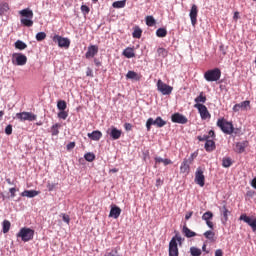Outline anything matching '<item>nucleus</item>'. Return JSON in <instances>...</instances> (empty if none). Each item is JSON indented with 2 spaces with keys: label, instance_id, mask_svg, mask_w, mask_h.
<instances>
[{
  "label": "nucleus",
  "instance_id": "1",
  "mask_svg": "<svg viewBox=\"0 0 256 256\" xmlns=\"http://www.w3.org/2000/svg\"><path fill=\"white\" fill-rule=\"evenodd\" d=\"M177 243L183 245V238L176 234L169 242V256H179V247Z\"/></svg>",
  "mask_w": 256,
  "mask_h": 256
},
{
  "label": "nucleus",
  "instance_id": "2",
  "mask_svg": "<svg viewBox=\"0 0 256 256\" xmlns=\"http://www.w3.org/2000/svg\"><path fill=\"white\" fill-rule=\"evenodd\" d=\"M19 15H21V24L24 27H33V10L26 8L19 11Z\"/></svg>",
  "mask_w": 256,
  "mask_h": 256
},
{
  "label": "nucleus",
  "instance_id": "3",
  "mask_svg": "<svg viewBox=\"0 0 256 256\" xmlns=\"http://www.w3.org/2000/svg\"><path fill=\"white\" fill-rule=\"evenodd\" d=\"M216 125L226 135H233V131H235V128L233 127V123L225 120V118L218 119Z\"/></svg>",
  "mask_w": 256,
  "mask_h": 256
},
{
  "label": "nucleus",
  "instance_id": "4",
  "mask_svg": "<svg viewBox=\"0 0 256 256\" xmlns=\"http://www.w3.org/2000/svg\"><path fill=\"white\" fill-rule=\"evenodd\" d=\"M16 237H19L24 243H27L28 241H32L33 237H35V230L27 227L21 228Z\"/></svg>",
  "mask_w": 256,
  "mask_h": 256
},
{
  "label": "nucleus",
  "instance_id": "5",
  "mask_svg": "<svg viewBox=\"0 0 256 256\" xmlns=\"http://www.w3.org/2000/svg\"><path fill=\"white\" fill-rule=\"evenodd\" d=\"M204 79H206L208 82L219 81L221 79V69L214 68L206 71L204 73Z\"/></svg>",
  "mask_w": 256,
  "mask_h": 256
},
{
  "label": "nucleus",
  "instance_id": "6",
  "mask_svg": "<svg viewBox=\"0 0 256 256\" xmlns=\"http://www.w3.org/2000/svg\"><path fill=\"white\" fill-rule=\"evenodd\" d=\"M152 125H155L158 128L165 127V125H167V121L163 120L161 116H158L155 120L153 118H148V120L146 121L147 131H151Z\"/></svg>",
  "mask_w": 256,
  "mask_h": 256
},
{
  "label": "nucleus",
  "instance_id": "7",
  "mask_svg": "<svg viewBox=\"0 0 256 256\" xmlns=\"http://www.w3.org/2000/svg\"><path fill=\"white\" fill-rule=\"evenodd\" d=\"M157 89L162 95H171L173 93V87L170 85H167L161 79L157 81Z\"/></svg>",
  "mask_w": 256,
  "mask_h": 256
},
{
  "label": "nucleus",
  "instance_id": "8",
  "mask_svg": "<svg viewBox=\"0 0 256 256\" xmlns=\"http://www.w3.org/2000/svg\"><path fill=\"white\" fill-rule=\"evenodd\" d=\"M15 119H18V121H37V115L33 112H19L16 113Z\"/></svg>",
  "mask_w": 256,
  "mask_h": 256
},
{
  "label": "nucleus",
  "instance_id": "9",
  "mask_svg": "<svg viewBox=\"0 0 256 256\" xmlns=\"http://www.w3.org/2000/svg\"><path fill=\"white\" fill-rule=\"evenodd\" d=\"M12 63L23 67V65H27V56L22 53H14L12 55Z\"/></svg>",
  "mask_w": 256,
  "mask_h": 256
},
{
  "label": "nucleus",
  "instance_id": "10",
  "mask_svg": "<svg viewBox=\"0 0 256 256\" xmlns=\"http://www.w3.org/2000/svg\"><path fill=\"white\" fill-rule=\"evenodd\" d=\"M195 109H198V112L200 113V117L203 121L206 119H211V113H209V110L207 109V106L203 104H195Z\"/></svg>",
  "mask_w": 256,
  "mask_h": 256
},
{
  "label": "nucleus",
  "instance_id": "11",
  "mask_svg": "<svg viewBox=\"0 0 256 256\" xmlns=\"http://www.w3.org/2000/svg\"><path fill=\"white\" fill-rule=\"evenodd\" d=\"M195 183L200 187H205V175L203 174V169L201 167L197 168L195 172Z\"/></svg>",
  "mask_w": 256,
  "mask_h": 256
},
{
  "label": "nucleus",
  "instance_id": "12",
  "mask_svg": "<svg viewBox=\"0 0 256 256\" xmlns=\"http://www.w3.org/2000/svg\"><path fill=\"white\" fill-rule=\"evenodd\" d=\"M249 107H251V101L245 100L243 102L235 104L232 108V111L234 113H239V111H247Z\"/></svg>",
  "mask_w": 256,
  "mask_h": 256
},
{
  "label": "nucleus",
  "instance_id": "13",
  "mask_svg": "<svg viewBox=\"0 0 256 256\" xmlns=\"http://www.w3.org/2000/svg\"><path fill=\"white\" fill-rule=\"evenodd\" d=\"M239 219L240 221H244V223H247V225L251 227L253 233H256V218L253 219L247 216V214H242Z\"/></svg>",
  "mask_w": 256,
  "mask_h": 256
},
{
  "label": "nucleus",
  "instance_id": "14",
  "mask_svg": "<svg viewBox=\"0 0 256 256\" xmlns=\"http://www.w3.org/2000/svg\"><path fill=\"white\" fill-rule=\"evenodd\" d=\"M171 121L172 123H179L180 125H186V123H188L189 120L183 114L177 112L171 116Z\"/></svg>",
  "mask_w": 256,
  "mask_h": 256
},
{
  "label": "nucleus",
  "instance_id": "15",
  "mask_svg": "<svg viewBox=\"0 0 256 256\" xmlns=\"http://www.w3.org/2000/svg\"><path fill=\"white\" fill-rule=\"evenodd\" d=\"M192 164L193 163H191V160H187V158H184L180 166V173H182L183 175H189V173L191 172Z\"/></svg>",
  "mask_w": 256,
  "mask_h": 256
},
{
  "label": "nucleus",
  "instance_id": "16",
  "mask_svg": "<svg viewBox=\"0 0 256 256\" xmlns=\"http://www.w3.org/2000/svg\"><path fill=\"white\" fill-rule=\"evenodd\" d=\"M53 41H57L59 47H64L66 49H69V45H71L69 38H63L59 35H55Z\"/></svg>",
  "mask_w": 256,
  "mask_h": 256
},
{
  "label": "nucleus",
  "instance_id": "17",
  "mask_svg": "<svg viewBox=\"0 0 256 256\" xmlns=\"http://www.w3.org/2000/svg\"><path fill=\"white\" fill-rule=\"evenodd\" d=\"M199 13V8L197 7V5L193 4L191 9H190V14H189V17H190V20H191V23L193 25V27H195L197 25V15Z\"/></svg>",
  "mask_w": 256,
  "mask_h": 256
},
{
  "label": "nucleus",
  "instance_id": "18",
  "mask_svg": "<svg viewBox=\"0 0 256 256\" xmlns=\"http://www.w3.org/2000/svg\"><path fill=\"white\" fill-rule=\"evenodd\" d=\"M107 133H108V135H110V137H111V139H113V141H117V139H121V135H123V131L115 128L114 126H112L107 131Z\"/></svg>",
  "mask_w": 256,
  "mask_h": 256
},
{
  "label": "nucleus",
  "instance_id": "19",
  "mask_svg": "<svg viewBox=\"0 0 256 256\" xmlns=\"http://www.w3.org/2000/svg\"><path fill=\"white\" fill-rule=\"evenodd\" d=\"M99 53V47L97 45H90L85 54L86 59H93L95 55Z\"/></svg>",
  "mask_w": 256,
  "mask_h": 256
},
{
  "label": "nucleus",
  "instance_id": "20",
  "mask_svg": "<svg viewBox=\"0 0 256 256\" xmlns=\"http://www.w3.org/2000/svg\"><path fill=\"white\" fill-rule=\"evenodd\" d=\"M249 147V142L248 141H243V142H237L234 146V151L235 153H245V149Z\"/></svg>",
  "mask_w": 256,
  "mask_h": 256
},
{
  "label": "nucleus",
  "instance_id": "21",
  "mask_svg": "<svg viewBox=\"0 0 256 256\" xmlns=\"http://www.w3.org/2000/svg\"><path fill=\"white\" fill-rule=\"evenodd\" d=\"M220 213L222 214V223L223 225H226L227 222L229 221V215H231V211H229V209H227V205H223L220 208Z\"/></svg>",
  "mask_w": 256,
  "mask_h": 256
},
{
  "label": "nucleus",
  "instance_id": "22",
  "mask_svg": "<svg viewBox=\"0 0 256 256\" xmlns=\"http://www.w3.org/2000/svg\"><path fill=\"white\" fill-rule=\"evenodd\" d=\"M213 219V212L207 211L202 215V220L206 221V225L210 228L213 229L214 225L213 222L211 221Z\"/></svg>",
  "mask_w": 256,
  "mask_h": 256
},
{
  "label": "nucleus",
  "instance_id": "23",
  "mask_svg": "<svg viewBox=\"0 0 256 256\" xmlns=\"http://www.w3.org/2000/svg\"><path fill=\"white\" fill-rule=\"evenodd\" d=\"M110 209V213H109V217H112L113 219H119L120 215H121V209L119 208V206L112 204Z\"/></svg>",
  "mask_w": 256,
  "mask_h": 256
},
{
  "label": "nucleus",
  "instance_id": "24",
  "mask_svg": "<svg viewBox=\"0 0 256 256\" xmlns=\"http://www.w3.org/2000/svg\"><path fill=\"white\" fill-rule=\"evenodd\" d=\"M37 195H39V191L36 190H25L21 193V197H28L29 199H33Z\"/></svg>",
  "mask_w": 256,
  "mask_h": 256
},
{
  "label": "nucleus",
  "instance_id": "25",
  "mask_svg": "<svg viewBox=\"0 0 256 256\" xmlns=\"http://www.w3.org/2000/svg\"><path fill=\"white\" fill-rule=\"evenodd\" d=\"M88 137L92 141H99V139L103 137V133H101L99 130H95L92 133H88Z\"/></svg>",
  "mask_w": 256,
  "mask_h": 256
},
{
  "label": "nucleus",
  "instance_id": "26",
  "mask_svg": "<svg viewBox=\"0 0 256 256\" xmlns=\"http://www.w3.org/2000/svg\"><path fill=\"white\" fill-rule=\"evenodd\" d=\"M126 78L132 79L134 81H141V74H138L135 71H128L126 74Z\"/></svg>",
  "mask_w": 256,
  "mask_h": 256
},
{
  "label": "nucleus",
  "instance_id": "27",
  "mask_svg": "<svg viewBox=\"0 0 256 256\" xmlns=\"http://www.w3.org/2000/svg\"><path fill=\"white\" fill-rule=\"evenodd\" d=\"M205 151L208 153H211V151H215L216 146H215V141L213 140H207L205 145H204Z\"/></svg>",
  "mask_w": 256,
  "mask_h": 256
},
{
  "label": "nucleus",
  "instance_id": "28",
  "mask_svg": "<svg viewBox=\"0 0 256 256\" xmlns=\"http://www.w3.org/2000/svg\"><path fill=\"white\" fill-rule=\"evenodd\" d=\"M122 55L126 57V59H133L135 57V50L131 47H127L123 52Z\"/></svg>",
  "mask_w": 256,
  "mask_h": 256
},
{
  "label": "nucleus",
  "instance_id": "29",
  "mask_svg": "<svg viewBox=\"0 0 256 256\" xmlns=\"http://www.w3.org/2000/svg\"><path fill=\"white\" fill-rule=\"evenodd\" d=\"M182 233H184L185 237L191 239V237H196L197 233L193 232L189 227L183 226Z\"/></svg>",
  "mask_w": 256,
  "mask_h": 256
},
{
  "label": "nucleus",
  "instance_id": "30",
  "mask_svg": "<svg viewBox=\"0 0 256 256\" xmlns=\"http://www.w3.org/2000/svg\"><path fill=\"white\" fill-rule=\"evenodd\" d=\"M157 55H158V57H162V59H165L169 55V50H167L163 47H159L157 49Z\"/></svg>",
  "mask_w": 256,
  "mask_h": 256
},
{
  "label": "nucleus",
  "instance_id": "31",
  "mask_svg": "<svg viewBox=\"0 0 256 256\" xmlns=\"http://www.w3.org/2000/svg\"><path fill=\"white\" fill-rule=\"evenodd\" d=\"M196 105H201V103H205L207 101V97L203 95V92L199 94L198 97L195 98Z\"/></svg>",
  "mask_w": 256,
  "mask_h": 256
},
{
  "label": "nucleus",
  "instance_id": "32",
  "mask_svg": "<svg viewBox=\"0 0 256 256\" xmlns=\"http://www.w3.org/2000/svg\"><path fill=\"white\" fill-rule=\"evenodd\" d=\"M61 127V124L56 123L54 125H52L51 127V134L53 137H57V135H59V128Z\"/></svg>",
  "mask_w": 256,
  "mask_h": 256
},
{
  "label": "nucleus",
  "instance_id": "33",
  "mask_svg": "<svg viewBox=\"0 0 256 256\" xmlns=\"http://www.w3.org/2000/svg\"><path fill=\"white\" fill-rule=\"evenodd\" d=\"M127 1L126 0H122V1H115L112 4V7H114V9H123V7H125Z\"/></svg>",
  "mask_w": 256,
  "mask_h": 256
},
{
  "label": "nucleus",
  "instance_id": "34",
  "mask_svg": "<svg viewBox=\"0 0 256 256\" xmlns=\"http://www.w3.org/2000/svg\"><path fill=\"white\" fill-rule=\"evenodd\" d=\"M27 47V44H25V42L21 41V40H17L15 42V48L19 49V51H23L25 50V48Z\"/></svg>",
  "mask_w": 256,
  "mask_h": 256
},
{
  "label": "nucleus",
  "instance_id": "35",
  "mask_svg": "<svg viewBox=\"0 0 256 256\" xmlns=\"http://www.w3.org/2000/svg\"><path fill=\"white\" fill-rule=\"evenodd\" d=\"M2 227L3 233H9V229H11V222H9V220H4L2 223Z\"/></svg>",
  "mask_w": 256,
  "mask_h": 256
},
{
  "label": "nucleus",
  "instance_id": "36",
  "mask_svg": "<svg viewBox=\"0 0 256 256\" xmlns=\"http://www.w3.org/2000/svg\"><path fill=\"white\" fill-rule=\"evenodd\" d=\"M204 237L209 241H215V232L208 230L204 233Z\"/></svg>",
  "mask_w": 256,
  "mask_h": 256
},
{
  "label": "nucleus",
  "instance_id": "37",
  "mask_svg": "<svg viewBox=\"0 0 256 256\" xmlns=\"http://www.w3.org/2000/svg\"><path fill=\"white\" fill-rule=\"evenodd\" d=\"M57 108L59 111H65V109H67V102H65V100H59L57 102Z\"/></svg>",
  "mask_w": 256,
  "mask_h": 256
},
{
  "label": "nucleus",
  "instance_id": "38",
  "mask_svg": "<svg viewBox=\"0 0 256 256\" xmlns=\"http://www.w3.org/2000/svg\"><path fill=\"white\" fill-rule=\"evenodd\" d=\"M142 34H143V30H141V28H139V27H136L134 29V32L132 35H133L134 39H141Z\"/></svg>",
  "mask_w": 256,
  "mask_h": 256
},
{
  "label": "nucleus",
  "instance_id": "39",
  "mask_svg": "<svg viewBox=\"0 0 256 256\" xmlns=\"http://www.w3.org/2000/svg\"><path fill=\"white\" fill-rule=\"evenodd\" d=\"M156 35L157 37H167V29L165 28H159L158 30H156Z\"/></svg>",
  "mask_w": 256,
  "mask_h": 256
},
{
  "label": "nucleus",
  "instance_id": "40",
  "mask_svg": "<svg viewBox=\"0 0 256 256\" xmlns=\"http://www.w3.org/2000/svg\"><path fill=\"white\" fill-rule=\"evenodd\" d=\"M156 21L153 16H146V25L148 27H153L155 25Z\"/></svg>",
  "mask_w": 256,
  "mask_h": 256
},
{
  "label": "nucleus",
  "instance_id": "41",
  "mask_svg": "<svg viewBox=\"0 0 256 256\" xmlns=\"http://www.w3.org/2000/svg\"><path fill=\"white\" fill-rule=\"evenodd\" d=\"M84 159H86L89 163H93V161H95V154L88 152L84 155Z\"/></svg>",
  "mask_w": 256,
  "mask_h": 256
},
{
  "label": "nucleus",
  "instance_id": "42",
  "mask_svg": "<svg viewBox=\"0 0 256 256\" xmlns=\"http://www.w3.org/2000/svg\"><path fill=\"white\" fill-rule=\"evenodd\" d=\"M190 255L192 256H201V249L197 247H191L190 248Z\"/></svg>",
  "mask_w": 256,
  "mask_h": 256
},
{
  "label": "nucleus",
  "instance_id": "43",
  "mask_svg": "<svg viewBox=\"0 0 256 256\" xmlns=\"http://www.w3.org/2000/svg\"><path fill=\"white\" fill-rule=\"evenodd\" d=\"M7 11H9V4L0 3V16L3 15V13H6Z\"/></svg>",
  "mask_w": 256,
  "mask_h": 256
},
{
  "label": "nucleus",
  "instance_id": "44",
  "mask_svg": "<svg viewBox=\"0 0 256 256\" xmlns=\"http://www.w3.org/2000/svg\"><path fill=\"white\" fill-rule=\"evenodd\" d=\"M233 165V162L231 161V158H223L222 160V166L225 168H229Z\"/></svg>",
  "mask_w": 256,
  "mask_h": 256
},
{
  "label": "nucleus",
  "instance_id": "45",
  "mask_svg": "<svg viewBox=\"0 0 256 256\" xmlns=\"http://www.w3.org/2000/svg\"><path fill=\"white\" fill-rule=\"evenodd\" d=\"M47 39V34L45 32H39L36 34L37 41H45Z\"/></svg>",
  "mask_w": 256,
  "mask_h": 256
},
{
  "label": "nucleus",
  "instance_id": "46",
  "mask_svg": "<svg viewBox=\"0 0 256 256\" xmlns=\"http://www.w3.org/2000/svg\"><path fill=\"white\" fill-rule=\"evenodd\" d=\"M58 183H53V182H47V189L48 191H55L56 187H57Z\"/></svg>",
  "mask_w": 256,
  "mask_h": 256
},
{
  "label": "nucleus",
  "instance_id": "47",
  "mask_svg": "<svg viewBox=\"0 0 256 256\" xmlns=\"http://www.w3.org/2000/svg\"><path fill=\"white\" fill-rule=\"evenodd\" d=\"M67 117H69V113L65 110H60V112L58 113V118L59 119H67Z\"/></svg>",
  "mask_w": 256,
  "mask_h": 256
},
{
  "label": "nucleus",
  "instance_id": "48",
  "mask_svg": "<svg viewBox=\"0 0 256 256\" xmlns=\"http://www.w3.org/2000/svg\"><path fill=\"white\" fill-rule=\"evenodd\" d=\"M90 11H91V9L89 8V6H87V5L81 6V12L83 13V15H89Z\"/></svg>",
  "mask_w": 256,
  "mask_h": 256
},
{
  "label": "nucleus",
  "instance_id": "49",
  "mask_svg": "<svg viewBox=\"0 0 256 256\" xmlns=\"http://www.w3.org/2000/svg\"><path fill=\"white\" fill-rule=\"evenodd\" d=\"M5 133L6 135H11L13 133V126L11 124L6 126Z\"/></svg>",
  "mask_w": 256,
  "mask_h": 256
},
{
  "label": "nucleus",
  "instance_id": "50",
  "mask_svg": "<svg viewBox=\"0 0 256 256\" xmlns=\"http://www.w3.org/2000/svg\"><path fill=\"white\" fill-rule=\"evenodd\" d=\"M198 141H209V136L208 135H203V136H197Z\"/></svg>",
  "mask_w": 256,
  "mask_h": 256
},
{
  "label": "nucleus",
  "instance_id": "51",
  "mask_svg": "<svg viewBox=\"0 0 256 256\" xmlns=\"http://www.w3.org/2000/svg\"><path fill=\"white\" fill-rule=\"evenodd\" d=\"M195 157H197V152L192 153L190 157L187 158V161H190V163H193V161L195 160Z\"/></svg>",
  "mask_w": 256,
  "mask_h": 256
},
{
  "label": "nucleus",
  "instance_id": "52",
  "mask_svg": "<svg viewBox=\"0 0 256 256\" xmlns=\"http://www.w3.org/2000/svg\"><path fill=\"white\" fill-rule=\"evenodd\" d=\"M219 51L222 55H227V50L225 49V46L224 45H220L219 46Z\"/></svg>",
  "mask_w": 256,
  "mask_h": 256
},
{
  "label": "nucleus",
  "instance_id": "53",
  "mask_svg": "<svg viewBox=\"0 0 256 256\" xmlns=\"http://www.w3.org/2000/svg\"><path fill=\"white\" fill-rule=\"evenodd\" d=\"M154 161H155V163H156V165H157V164H159V163H164L165 159H163V158H161V157H156V158H154Z\"/></svg>",
  "mask_w": 256,
  "mask_h": 256
},
{
  "label": "nucleus",
  "instance_id": "54",
  "mask_svg": "<svg viewBox=\"0 0 256 256\" xmlns=\"http://www.w3.org/2000/svg\"><path fill=\"white\" fill-rule=\"evenodd\" d=\"M191 217H193V211L187 212L185 215L186 221H189V219H191Z\"/></svg>",
  "mask_w": 256,
  "mask_h": 256
},
{
  "label": "nucleus",
  "instance_id": "55",
  "mask_svg": "<svg viewBox=\"0 0 256 256\" xmlns=\"http://www.w3.org/2000/svg\"><path fill=\"white\" fill-rule=\"evenodd\" d=\"M67 149L70 151V149H75V142H70L67 144Z\"/></svg>",
  "mask_w": 256,
  "mask_h": 256
},
{
  "label": "nucleus",
  "instance_id": "56",
  "mask_svg": "<svg viewBox=\"0 0 256 256\" xmlns=\"http://www.w3.org/2000/svg\"><path fill=\"white\" fill-rule=\"evenodd\" d=\"M163 165L167 166V165H173V161H171V159H164Z\"/></svg>",
  "mask_w": 256,
  "mask_h": 256
},
{
  "label": "nucleus",
  "instance_id": "57",
  "mask_svg": "<svg viewBox=\"0 0 256 256\" xmlns=\"http://www.w3.org/2000/svg\"><path fill=\"white\" fill-rule=\"evenodd\" d=\"M9 192L11 194V197L13 198V197H15V193H17V189L16 188H10Z\"/></svg>",
  "mask_w": 256,
  "mask_h": 256
},
{
  "label": "nucleus",
  "instance_id": "58",
  "mask_svg": "<svg viewBox=\"0 0 256 256\" xmlns=\"http://www.w3.org/2000/svg\"><path fill=\"white\" fill-rule=\"evenodd\" d=\"M124 127H125L126 131H131V129H133V125H131V123H126L124 125Z\"/></svg>",
  "mask_w": 256,
  "mask_h": 256
},
{
  "label": "nucleus",
  "instance_id": "59",
  "mask_svg": "<svg viewBox=\"0 0 256 256\" xmlns=\"http://www.w3.org/2000/svg\"><path fill=\"white\" fill-rule=\"evenodd\" d=\"M63 221H64L65 223H69V221H71V219L69 218V215L63 214Z\"/></svg>",
  "mask_w": 256,
  "mask_h": 256
},
{
  "label": "nucleus",
  "instance_id": "60",
  "mask_svg": "<svg viewBox=\"0 0 256 256\" xmlns=\"http://www.w3.org/2000/svg\"><path fill=\"white\" fill-rule=\"evenodd\" d=\"M86 75L87 77H93V70H91V68H88L86 71Z\"/></svg>",
  "mask_w": 256,
  "mask_h": 256
},
{
  "label": "nucleus",
  "instance_id": "61",
  "mask_svg": "<svg viewBox=\"0 0 256 256\" xmlns=\"http://www.w3.org/2000/svg\"><path fill=\"white\" fill-rule=\"evenodd\" d=\"M208 137L210 138H212V139H215V131H213V130H210L209 132H208Z\"/></svg>",
  "mask_w": 256,
  "mask_h": 256
},
{
  "label": "nucleus",
  "instance_id": "62",
  "mask_svg": "<svg viewBox=\"0 0 256 256\" xmlns=\"http://www.w3.org/2000/svg\"><path fill=\"white\" fill-rule=\"evenodd\" d=\"M215 256H223V250L217 249V250L215 251Z\"/></svg>",
  "mask_w": 256,
  "mask_h": 256
},
{
  "label": "nucleus",
  "instance_id": "63",
  "mask_svg": "<svg viewBox=\"0 0 256 256\" xmlns=\"http://www.w3.org/2000/svg\"><path fill=\"white\" fill-rule=\"evenodd\" d=\"M251 185L254 189H256V177L252 180Z\"/></svg>",
  "mask_w": 256,
  "mask_h": 256
},
{
  "label": "nucleus",
  "instance_id": "64",
  "mask_svg": "<svg viewBox=\"0 0 256 256\" xmlns=\"http://www.w3.org/2000/svg\"><path fill=\"white\" fill-rule=\"evenodd\" d=\"M6 182L8 183V185H13V181H11V178H7Z\"/></svg>",
  "mask_w": 256,
  "mask_h": 256
}]
</instances>
